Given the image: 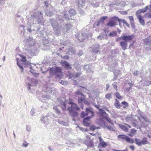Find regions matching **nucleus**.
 <instances>
[{"label":"nucleus","mask_w":151,"mask_h":151,"mask_svg":"<svg viewBox=\"0 0 151 151\" xmlns=\"http://www.w3.org/2000/svg\"><path fill=\"white\" fill-rule=\"evenodd\" d=\"M121 104L124 106L128 107L129 106V104L128 103L125 101H123L121 103Z\"/></svg>","instance_id":"nucleus-55"},{"label":"nucleus","mask_w":151,"mask_h":151,"mask_svg":"<svg viewBox=\"0 0 151 151\" xmlns=\"http://www.w3.org/2000/svg\"><path fill=\"white\" fill-rule=\"evenodd\" d=\"M99 114L101 116H104V115L108 116V114L104 111V110L101 109H99Z\"/></svg>","instance_id":"nucleus-26"},{"label":"nucleus","mask_w":151,"mask_h":151,"mask_svg":"<svg viewBox=\"0 0 151 151\" xmlns=\"http://www.w3.org/2000/svg\"><path fill=\"white\" fill-rule=\"evenodd\" d=\"M92 117H93V116H88L84 118L83 122V124L86 127H89L91 124L88 122Z\"/></svg>","instance_id":"nucleus-10"},{"label":"nucleus","mask_w":151,"mask_h":151,"mask_svg":"<svg viewBox=\"0 0 151 151\" xmlns=\"http://www.w3.org/2000/svg\"><path fill=\"white\" fill-rule=\"evenodd\" d=\"M145 82L146 83H145V85L149 86L151 84V81H149L148 80H146Z\"/></svg>","instance_id":"nucleus-61"},{"label":"nucleus","mask_w":151,"mask_h":151,"mask_svg":"<svg viewBox=\"0 0 151 151\" xmlns=\"http://www.w3.org/2000/svg\"><path fill=\"white\" fill-rule=\"evenodd\" d=\"M57 19L59 22H58L53 18H51L49 19L52 27L54 34L57 36L60 35L61 34L62 30L63 32H68L73 26V22L72 21L68 22L67 23L64 22V20L61 15L58 16L57 17Z\"/></svg>","instance_id":"nucleus-1"},{"label":"nucleus","mask_w":151,"mask_h":151,"mask_svg":"<svg viewBox=\"0 0 151 151\" xmlns=\"http://www.w3.org/2000/svg\"><path fill=\"white\" fill-rule=\"evenodd\" d=\"M112 93H107L105 95V96L106 98L110 100L111 97Z\"/></svg>","instance_id":"nucleus-52"},{"label":"nucleus","mask_w":151,"mask_h":151,"mask_svg":"<svg viewBox=\"0 0 151 151\" xmlns=\"http://www.w3.org/2000/svg\"><path fill=\"white\" fill-rule=\"evenodd\" d=\"M28 144L26 141H24L23 143L22 146L26 147L28 146Z\"/></svg>","instance_id":"nucleus-60"},{"label":"nucleus","mask_w":151,"mask_h":151,"mask_svg":"<svg viewBox=\"0 0 151 151\" xmlns=\"http://www.w3.org/2000/svg\"><path fill=\"white\" fill-rule=\"evenodd\" d=\"M42 14L43 13L41 12L37 11L31 15L30 20L27 23L28 25L27 30L30 33L32 32V30L31 28L34 21H35L36 22H37L39 24H42L43 23Z\"/></svg>","instance_id":"nucleus-2"},{"label":"nucleus","mask_w":151,"mask_h":151,"mask_svg":"<svg viewBox=\"0 0 151 151\" xmlns=\"http://www.w3.org/2000/svg\"><path fill=\"white\" fill-rule=\"evenodd\" d=\"M68 52L70 55H72L73 54H74L75 52L73 48H70L69 49Z\"/></svg>","instance_id":"nucleus-50"},{"label":"nucleus","mask_w":151,"mask_h":151,"mask_svg":"<svg viewBox=\"0 0 151 151\" xmlns=\"http://www.w3.org/2000/svg\"><path fill=\"white\" fill-rule=\"evenodd\" d=\"M67 110L69 111L70 114L71 116L74 117L78 116V112L72 110L71 108L68 107Z\"/></svg>","instance_id":"nucleus-15"},{"label":"nucleus","mask_w":151,"mask_h":151,"mask_svg":"<svg viewBox=\"0 0 151 151\" xmlns=\"http://www.w3.org/2000/svg\"><path fill=\"white\" fill-rule=\"evenodd\" d=\"M53 116V114L51 112H49L47 114L46 116L43 117V118L44 120H49L50 118H52Z\"/></svg>","instance_id":"nucleus-21"},{"label":"nucleus","mask_w":151,"mask_h":151,"mask_svg":"<svg viewBox=\"0 0 151 151\" xmlns=\"http://www.w3.org/2000/svg\"><path fill=\"white\" fill-rule=\"evenodd\" d=\"M107 18V17L106 16L102 17L100 18L99 21L101 22H104Z\"/></svg>","instance_id":"nucleus-44"},{"label":"nucleus","mask_w":151,"mask_h":151,"mask_svg":"<svg viewBox=\"0 0 151 151\" xmlns=\"http://www.w3.org/2000/svg\"><path fill=\"white\" fill-rule=\"evenodd\" d=\"M93 6L97 7L99 6V4L98 2H96L95 0H87Z\"/></svg>","instance_id":"nucleus-20"},{"label":"nucleus","mask_w":151,"mask_h":151,"mask_svg":"<svg viewBox=\"0 0 151 151\" xmlns=\"http://www.w3.org/2000/svg\"><path fill=\"white\" fill-rule=\"evenodd\" d=\"M148 9H149V6H147L143 9L139 10L136 12V15H140V13H145Z\"/></svg>","instance_id":"nucleus-17"},{"label":"nucleus","mask_w":151,"mask_h":151,"mask_svg":"<svg viewBox=\"0 0 151 151\" xmlns=\"http://www.w3.org/2000/svg\"><path fill=\"white\" fill-rule=\"evenodd\" d=\"M26 129L27 131L30 132L31 130V127L29 125H27Z\"/></svg>","instance_id":"nucleus-56"},{"label":"nucleus","mask_w":151,"mask_h":151,"mask_svg":"<svg viewBox=\"0 0 151 151\" xmlns=\"http://www.w3.org/2000/svg\"><path fill=\"white\" fill-rule=\"evenodd\" d=\"M42 98L45 99H49L50 98V96L49 94H47L46 95H42Z\"/></svg>","instance_id":"nucleus-47"},{"label":"nucleus","mask_w":151,"mask_h":151,"mask_svg":"<svg viewBox=\"0 0 151 151\" xmlns=\"http://www.w3.org/2000/svg\"><path fill=\"white\" fill-rule=\"evenodd\" d=\"M58 122L59 123L64 126H67L68 125V123L67 122H65L63 121L58 119Z\"/></svg>","instance_id":"nucleus-34"},{"label":"nucleus","mask_w":151,"mask_h":151,"mask_svg":"<svg viewBox=\"0 0 151 151\" xmlns=\"http://www.w3.org/2000/svg\"><path fill=\"white\" fill-rule=\"evenodd\" d=\"M86 112L87 114H88V115L91 114V115L90 116H93V117L94 116V113L92 109L91 108H86Z\"/></svg>","instance_id":"nucleus-19"},{"label":"nucleus","mask_w":151,"mask_h":151,"mask_svg":"<svg viewBox=\"0 0 151 151\" xmlns=\"http://www.w3.org/2000/svg\"><path fill=\"white\" fill-rule=\"evenodd\" d=\"M19 56L22 58V60H21V61H23L24 63H25L27 61V60L26 59V57L23 55H19Z\"/></svg>","instance_id":"nucleus-38"},{"label":"nucleus","mask_w":151,"mask_h":151,"mask_svg":"<svg viewBox=\"0 0 151 151\" xmlns=\"http://www.w3.org/2000/svg\"><path fill=\"white\" fill-rule=\"evenodd\" d=\"M117 20L120 24V23L121 22H123V23L125 24L127 22L125 19H120L118 17V18H117Z\"/></svg>","instance_id":"nucleus-49"},{"label":"nucleus","mask_w":151,"mask_h":151,"mask_svg":"<svg viewBox=\"0 0 151 151\" xmlns=\"http://www.w3.org/2000/svg\"><path fill=\"white\" fill-rule=\"evenodd\" d=\"M68 107L71 108L72 110H76L78 111L80 110L79 107L75 103L73 104L72 105V106H69Z\"/></svg>","instance_id":"nucleus-23"},{"label":"nucleus","mask_w":151,"mask_h":151,"mask_svg":"<svg viewBox=\"0 0 151 151\" xmlns=\"http://www.w3.org/2000/svg\"><path fill=\"white\" fill-rule=\"evenodd\" d=\"M108 116H106L104 117V118L106 119L107 121L109 122L110 123H111L112 125H113V123L111 122V119L108 117Z\"/></svg>","instance_id":"nucleus-41"},{"label":"nucleus","mask_w":151,"mask_h":151,"mask_svg":"<svg viewBox=\"0 0 151 151\" xmlns=\"http://www.w3.org/2000/svg\"><path fill=\"white\" fill-rule=\"evenodd\" d=\"M145 42L146 45L150 47V49L151 50V40L148 38H146L145 40Z\"/></svg>","instance_id":"nucleus-31"},{"label":"nucleus","mask_w":151,"mask_h":151,"mask_svg":"<svg viewBox=\"0 0 151 151\" xmlns=\"http://www.w3.org/2000/svg\"><path fill=\"white\" fill-rule=\"evenodd\" d=\"M45 3L46 6V10L45 11V14L48 16H51L53 15V12L50 9L49 6H47V2H45Z\"/></svg>","instance_id":"nucleus-16"},{"label":"nucleus","mask_w":151,"mask_h":151,"mask_svg":"<svg viewBox=\"0 0 151 151\" xmlns=\"http://www.w3.org/2000/svg\"><path fill=\"white\" fill-rule=\"evenodd\" d=\"M135 36L134 35H124L121 37H119L116 39V41L118 42L119 41L122 40H132L134 37Z\"/></svg>","instance_id":"nucleus-5"},{"label":"nucleus","mask_w":151,"mask_h":151,"mask_svg":"<svg viewBox=\"0 0 151 151\" xmlns=\"http://www.w3.org/2000/svg\"><path fill=\"white\" fill-rule=\"evenodd\" d=\"M61 64L67 70H69L72 68L71 66L69 63L65 60H62Z\"/></svg>","instance_id":"nucleus-11"},{"label":"nucleus","mask_w":151,"mask_h":151,"mask_svg":"<svg viewBox=\"0 0 151 151\" xmlns=\"http://www.w3.org/2000/svg\"><path fill=\"white\" fill-rule=\"evenodd\" d=\"M90 67L91 66L89 64L84 65V68L87 72H89L91 71Z\"/></svg>","instance_id":"nucleus-29"},{"label":"nucleus","mask_w":151,"mask_h":151,"mask_svg":"<svg viewBox=\"0 0 151 151\" xmlns=\"http://www.w3.org/2000/svg\"><path fill=\"white\" fill-rule=\"evenodd\" d=\"M79 13L81 16H83L85 14V12L81 8H80L79 9Z\"/></svg>","instance_id":"nucleus-43"},{"label":"nucleus","mask_w":151,"mask_h":151,"mask_svg":"<svg viewBox=\"0 0 151 151\" xmlns=\"http://www.w3.org/2000/svg\"><path fill=\"white\" fill-rule=\"evenodd\" d=\"M26 44L29 47L34 46L36 42L35 40L33 39L32 37H29L24 40Z\"/></svg>","instance_id":"nucleus-8"},{"label":"nucleus","mask_w":151,"mask_h":151,"mask_svg":"<svg viewBox=\"0 0 151 151\" xmlns=\"http://www.w3.org/2000/svg\"><path fill=\"white\" fill-rule=\"evenodd\" d=\"M115 96L118 99L121 100L122 99V97L120 96V94L118 92H116L115 93Z\"/></svg>","instance_id":"nucleus-40"},{"label":"nucleus","mask_w":151,"mask_h":151,"mask_svg":"<svg viewBox=\"0 0 151 151\" xmlns=\"http://www.w3.org/2000/svg\"><path fill=\"white\" fill-rule=\"evenodd\" d=\"M117 32L115 31H112L110 33L109 35L111 37H114L116 36L117 35Z\"/></svg>","instance_id":"nucleus-39"},{"label":"nucleus","mask_w":151,"mask_h":151,"mask_svg":"<svg viewBox=\"0 0 151 151\" xmlns=\"http://www.w3.org/2000/svg\"><path fill=\"white\" fill-rule=\"evenodd\" d=\"M53 109L55 110V112L58 114H60L61 111L58 108L57 106H55L53 108Z\"/></svg>","instance_id":"nucleus-30"},{"label":"nucleus","mask_w":151,"mask_h":151,"mask_svg":"<svg viewBox=\"0 0 151 151\" xmlns=\"http://www.w3.org/2000/svg\"><path fill=\"white\" fill-rule=\"evenodd\" d=\"M68 12L70 14V16L76 15V12L73 9H70Z\"/></svg>","instance_id":"nucleus-33"},{"label":"nucleus","mask_w":151,"mask_h":151,"mask_svg":"<svg viewBox=\"0 0 151 151\" xmlns=\"http://www.w3.org/2000/svg\"><path fill=\"white\" fill-rule=\"evenodd\" d=\"M17 65L20 68L21 70V72H23L24 70V68L23 66L20 64H19L18 62L17 61Z\"/></svg>","instance_id":"nucleus-51"},{"label":"nucleus","mask_w":151,"mask_h":151,"mask_svg":"<svg viewBox=\"0 0 151 151\" xmlns=\"http://www.w3.org/2000/svg\"><path fill=\"white\" fill-rule=\"evenodd\" d=\"M97 38L99 39L100 40H102L103 39H104V37L102 35H100L98 36Z\"/></svg>","instance_id":"nucleus-64"},{"label":"nucleus","mask_w":151,"mask_h":151,"mask_svg":"<svg viewBox=\"0 0 151 151\" xmlns=\"http://www.w3.org/2000/svg\"><path fill=\"white\" fill-rule=\"evenodd\" d=\"M73 65H74L75 68L77 70V71H79L81 70L80 68L77 65V64L76 63H74Z\"/></svg>","instance_id":"nucleus-48"},{"label":"nucleus","mask_w":151,"mask_h":151,"mask_svg":"<svg viewBox=\"0 0 151 151\" xmlns=\"http://www.w3.org/2000/svg\"><path fill=\"white\" fill-rule=\"evenodd\" d=\"M136 16L140 24L143 26H144L145 23L144 19H142V17L141 15H136Z\"/></svg>","instance_id":"nucleus-22"},{"label":"nucleus","mask_w":151,"mask_h":151,"mask_svg":"<svg viewBox=\"0 0 151 151\" xmlns=\"http://www.w3.org/2000/svg\"><path fill=\"white\" fill-rule=\"evenodd\" d=\"M80 91H81V89H79L78 91H77L75 92V94L76 95H80L81 96H84V94L82 92H81Z\"/></svg>","instance_id":"nucleus-37"},{"label":"nucleus","mask_w":151,"mask_h":151,"mask_svg":"<svg viewBox=\"0 0 151 151\" xmlns=\"http://www.w3.org/2000/svg\"><path fill=\"white\" fill-rule=\"evenodd\" d=\"M88 114L86 112H85L84 111H83L81 113V116L82 118L84 117L85 116H87Z\"/></svg>","instance_id":"nucleus-54"},{"label":"nucleus","mask_w":151,"mask_h":151,"mask_svg":"<svg viewBox=\"0 0 151 151\" xmlns=\"http://www.w3.org/2000/svg\"><path fill=\"white\" fill-rule=\"evenodd\" d=\"M116 102L114 103V106L117 109H119L122 107V105L119 103V101L117 99H115Z\"/></svg>","instance_id":"nucleus-25"},{"label":"nucleus","mask_w":151,"mask_h":151,"mask_svg":"<svg viewBox=\"0 0 151 151\" xmlns=\"http://www.w3.org/2000/svg\"><path fill=\"white\" fill-rule=\"evenodd\" d=\"M81 74V72L75 73H70L69 75V79H71L73 80L74 79L80 76Z\"/></svg>","instance_id":"nucleus-13"},{"label":"nucleus","mask_w":151,"mask_h":151,"mask_svg":"<svg viewBox=\"0 0 151 151\" xmlns=\"http://www.w3.org/2000/svg\"><path fill=\"white\" fill-rule=\"evenodd\" d=\"M148 142V141L147 140V138L146 137H145L143 138L142 140H141V146L142 145H145L146 144H147Z\"/></svg>","instance_id":"nucleus-32"},{"label":"nucleus","mask_w":151,"mask_h":151,"mask_svg":"<svg viewBox=\"0 0 151 151\" xmlns=\"http://www.w3.org/2000/svg\"><path fill=\"white\" fill-rule=\"evenodd\" d=\"M119 127L124 131L126 132H128L129 129L127 128V127L124 126V125L120 124L119 125Z\"/></svg>","instance_id":"nucleus-27"},{"label":"nucleus","mask_w":151,"mask_h":151,"mask_svg":"<svg viewBox=\"0 0 151 151\" xmlns=\"http://www.w3.org/2000/svg\"><path fill=\"white\" fill-rule=\"evenodd\" d=\"M76 3L79 8H83L86 2L85 0H76Z\"/></svg>","instance_id":"nucleus-14"},{"label":"nucleus","mask_w":151,"mask_h":151,"mask_svg":"<svg viewBox=\"0 0 151 151\" xmlns=\"http://www.w3.org/2000/svg\"><path fill=\"white\" fill-rule=\"evenodd\" d=\"M31 63L28 61H27L25 63H23V65L24 66H25L28 68H29V65H31Z\"/></svg>","instance_id":"nucleus-45"},{"label":"nucleus","mask_w":151,"mask_h":151,"mask_svg":"<svg viewBox=\"0 0 151 151\" xmlns=\"http://www.w3.org/2000/svg\"><path fill=\"white\" fill-rule=\"evenodd\" d=\"M35 112H36L35 111V110L34 109H32L31 110V111L30 112V114L32 116H33L34 114L35 113Z\"/></svg>","instance_id":"nucleus-58"},{"label":"nucleus","mask_w":151,"mask_h":151,"mask_svg":"<svg viewBox=\"0 0 151 151\" xmlns=\"http://www.w3.org/2000/svg\"><path fill=\"white\" fill-rule=\"evenodd\" d=\"M60 83L63 85H67V81H64L63 80H61Z\"/></svg>","instance_id":"nucleus-62"},{"label":"nucleus","mask_w":151,"mask_h":151,"mask_svg":"<svg viewBox=\"0 0 151 151\" xmlns=\"http://www.w3.org/2000/svg\"><path fill=\"white\" fill-rule=\"evenodd\" d=\"M99 44H94L90 47V50L94 53H97L99 51Z\"/></svg>","instance_id":"nucleus-9"},{"label":"nucleus","mask_w":151,"mask_h":151,"mask_svg":"<svg viewBox=\"0 0 151 151\" xmlns=\"http://www.w3.org/2000/svg\"><path fill=\"white\" fill-rule=\"evenodd\" d=\"M117 18H118V17L116 16L111 18L109 22L107 23L106 26L110 27L115 26L117 23Z\"/></svg>","instance_id":"nucleus-6"},{"label":"nucleus","mask_w":151,"mask_h":151,"mask_svg":"<svg viewBox=\"0 0 151 151\" xmlns=\"http://www.w3.org/2000/svg\"><path fill=\"white\" fill-rule=\"evenodd\" d=\"M131 132L132 134H134L137 132V130L134 129H131Z\"/></svg>","instance_id":"nucleus-63"},{"label":"nucleus","mask_w":151,"mask_h":151,"mask_svg":"<svg viewBox=\"0 0 151 151\" xmlns=\"http://www.w3.org/2000/svg\"><path fill=\"white\" fill-rule=\"evenodd\" d=\"M84 30H85V29H83L82 31H84V32L82 33L81 35H79L78 37L79 40L80 42H82L84 40L88 39L89 36H91V34L87 32L86 30V32L85 31H84Z\"/></svg>","instance_id":"nucleus-4"},{"label":"nucleus","mask_w":151,"mask_h":151,"mask_svg":"<svg viewBox=\"0 0 151 151\" xmlns=\"http://www.w3.org/2000/svg\"><path fill=\"white\" fill-rule=\"evenodd\" d=\"M84 143L86 145L88 146L91 147L92 146V144L89 141L86 140L84 142Z\"/></svg>","instance_id":"nucleus-46"},{"label":"nucleus","mask_w":151,"mask_h":151,"mask_svg":"<svg viewBox=\"0 0 151 151\" xmlns=\"http://www.w3.org/2000/svg\"><path fill=\"white\" fill-rule=\"evenodd\" d=\"M85 99V98L78 97V101L79 103H82L83 102H84V99Z\"/></svg>","instance_id":"nucleus-42"},{"label":"nucleus","mask_w":151,"mask_h":151,"mask_svg":"<svg viewBox=\"0 0 151 151\" xmlns=\"http://www.w3.org/2000/svg\"><path fill=\"white\" fill-rule=\"evenodd\" d=\"M135 142L138 146H141V140L136 138L135 139Z\"/></svg>","instance_id":"nucleus-36"},{"label":"nucleus","mask_w":151,"mask_h":151,"mask_svg":"<svg viewBox=\"0 0 151 151\" xmlns=\"http://www.w3.org/2000/svg\"><path fill=\"white\" fill-rule=\"evenodd\" d=\"M102 123L104 127H106L108 130L110 131L113 130V128H112L111 126H109L106 125V124L105 122L104 121H102Z\"/></svg>","instance_id":"nucleus-28"},{"label":"nucleus","mask_w":151,"mask_h":151,"mask_svg":"<svg viewBox=\"0 0 151 151\" xmlns=\"http://www.w3.org/2000/svg\"><path fill=\"white\" fill-rule=\"evenodd\" d=\"M62 14L64 17V18L66 19V21H68L70 20V19H71V16L70 17L69 15L66 12H63Z\"/></svg>","instance_id":"nucleus-24"},{"label":"nucleus","mask_w":151,"mask_h":151,"mask_svg":"<svg viewBox=\"0 0 151 151\" xmlns=\"http://www.w3.org/2000/svg\"><path fill=\"white\" fill-rule=\"evenodd\" d=\"M61 107L63 110H65L66 109V104L63 101L60 103Z\"/></svg>","instance_id":"nucleus-35"},{"label":"nucleus","mask_w":151,"mask_h":151,"mask_svg":"<svg viewBox=\"0 0 151 151\" xmlns=\"http://www.w3.org/2000/svg\"><path fill=\"white\" fill-rule=\"evenodd\" d=\"M99 146H101L102 147L105 148L107 146L106 143L104 141L101 137H99Z\"/></svg>","instance_id":"nucleus-18"},{"label":"nucleus","mask_w":151,"mask_h":151,"mask_svg":"<svg viewBox=\"0 0 151 151\" xmlns=\"http://www.w3.org/2000/svg\"><path fill=\"white\" fill-rule=\"evenodd\" d=\"M151 12L147 13L145 14V16L149 19L151 18Z\"/></svg>","instance_id":"nucleus-57"},{"label":"nucleus","mask_w":151,"mask_h":151,"mask_svg":"<svg viewBox=\"0 0 151 151\" xmlns=\"http://www.w3.org/2000/svg\"><path fill=\"white\" fill-rule=\"evenodd\" d=\"M118 138L125 140L127 142L132 144L134 142L133 139L124 134H120L118 136Z\"/></svg>","instance_id":"nucleus-7"},{"label":"nucleus","mask_w":151,"mask_h":151,"mask_svg":"<svg viewBox=\"0 0 151 151\" xmlns=\"http://www.w3.org/2000/svg\"><path fill=\"white\" fill-rule=\"evenodd\" d=\"M49 78H51L53 76L56 75L55 78H60L61 76L58 75V73H60L61 72V70L60 67H57L55 68L52 67L50 68L49 70Z\"/></svg>","instance_id":"nucleus-3"},{"label":"nucleus","mask_w":151,"mask_h":151,"mask_svg":"<svg viewBox=\"0 0 151 151\" xmlns=\"http://www.w3.org/2000/svg\"><path fill=\"white\" fill-rule=\"evenodd\" d=\"M131 40H124V41H122L120 42V45L123 50H124L127 49V42Z\"/></svg>","instance_id":"nucleus-12"},{"label":"nucleus","mask_w":151,"mask_h":151,"mask_svg":"<svg viewBox=\"0 0 151 151\" xmlns=\"http://www.w3.org/2000/svg\"><path fill=\"white\" fill-rule=\"evenodd\" d=\"M130 23L131 27L133 28L134 29L135 28V26L134 24V21H130Z\"/></svg>","instance_id":"nucleus-59"},{"label":"nucleus","mask_w":151,"mask_h":151,"mask_svg":"<svg viewBox=\"0 0 151 151\" xmlns=\"http://www.w3.org/2000/svg\"><path fill=\"white\" fill-rule=\"evenodd\" d=\"M117 84V83L116 82H114L112 84V85L114 88L116 90V91H117V86L116 84Z\"/></svg>","instance_id":"nucleus-53"}]
</instances>
